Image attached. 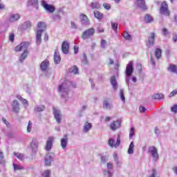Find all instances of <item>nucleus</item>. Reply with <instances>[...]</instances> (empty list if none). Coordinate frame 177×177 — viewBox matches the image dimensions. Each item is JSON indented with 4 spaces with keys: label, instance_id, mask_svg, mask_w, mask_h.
I'll return each instance as SVG.
<instances>
[{
    "label": "nucleus",
    "instance_id": "53",
    "mask_svg": "<svg viewBox=\"0 0 177 177\" xmlns=\"http://www.w3.org/2000/svg\"><path fill=\"white\" fill-rule=\"evenodd\" d=\"M177 95V88L171 91L169 94V97H174V96Z\"/></svg>",
    "mask_w": 177,
    "mask_h": 177
},
{
    "label": "nucleus",
    "instance_id": "16",
    "mask_svg": "<svg viewBox=\"0 0 177 177\" xmlns=\"http://www.w3.org/2000/svg\"><path fill=\"white\" fill-rule=\"evenodd\" d=\"M80 21L82 24L84 26H89V19H88V16L85 15L84 14H81L80 16Z\"/></svg>",
    "mask_w": 177,
    "mask_h": 177
},
{
    "label": "nucleus",
    "instance_id": "24",
    "mask_svg": "<svg viewBox=\"0 0 177 177\" xmlns=\"http://www.w3.org/2000/svg\"><path fill=\"white\" fill-rule=\"evenodd\" d=\"M62 15H63V10L62 9H58L57 12L53 16L54 20H61Z\"/></svg>",
    "mask_w": 177,
    "mask_h": 177
},
{
    "label": "nucleus",
    "instance_id": "12",
    "mask_svg": "<svg viewBox=\"0 0 177 177\" xmlns=\"http://www.w3.org/2000/svg\"><path fill=\"white\" fill-rule=\"evenodd\" d=\"M53 111L55 119L58 124H60V122H62V112H60V110L56 108H53Z\"/></svg>",
    "mask_w": 177,
    "mask_h": 177
},
{
    "label": "nucleus",
    "instance_id": "21",
    "mask_svg": "<svg viewBox=\"0 0 177 177\" xmlns=\"http://www.w3.org/2000/svg\"><path fill=\"white\" fill-rule=\"evenodd\" d=\"M68 142V137L67 134H66L61 139V147L62 149H66L67 147Z\"/></svg>",
    "mask_w": 177,
    "mask_h": 177
},
{
    "label": "nucleus",
    "instance_id": "25",
    "mask_svg": "<svg viewBox=\"0 0 177 177\" xmlns=\"http://www.w3.org/2000/svg\"><path fill=\"white\" fill-rule=\"evenodd\" d=\"M48 66H49V61H43L40 64V69L41 71H46Z\"/></svg>",
    "mask_w": 177,
    "mask_h": 177
},
{
    "label": "nucleus",
    "instance_id": "30",
    "mask_svg": "<svg viewBox=\"0 0 177 177\" xmlns=\"http://www.w3.org/2000/svg\"><path fill=\"white\" fill-rule=\"evenodd\" d=\"M31 27V21H27L24 22L21 26L22 30H28Z\"/></svg>",
    "mask_w": 177,
    "mask_h": 177
},
{
    "label": "nucleus",
    "instance_id": "52",
    "mask_svg": "<svg viewBox=\"0 0 177 177\" xmlns=\"http://www.w3.org/2000/svg\"><path fill=\"white\" fill-rule=\"evenodd\" d=\"M103 7L104 8V9H106V10H110L111 9V6L107 3H104Z\"/></svg>",
    "mask_w": 177,
    "mask_h": 177
},
{
    "label": "nucleus",
    "instance_id": "39",
    "mask_svg": "<svg viewBox=\"0 0 177 177\" xmlns=\"http://www.w3.org/2000/svg\"><path fill=\"white\" fill-rule=\"evenodd\" d=\"M90 6L91 9H100V4L98 2H93Z\"/></svg>",
    "mask_w": 177,
    "mask_h": 177
},
{
    "label": "nucleus",
    "instance_id": "5",
    "mask_svg": "<svg viewBox=\"0 0 177 177\" xmlns=\"http://www.w3.org/2000/svg\"><path fill=\"white\" fill-rule=\"evenodd\" d=\"M149 152L150 153L151 157H153V160L155 162L158 161V158H160L158 156V150L154 146H151L149 147Z\"/></svg>",
    "mask_w": 177,
    "mask_h": 177
},
{
    "label": "nucleus",
    "instance_id": "38",
    "mask_svg": "<svg viewBox=\"0 0 177 177\" xmlns=\"http://www.w3.org/2000/svg\"><path fill=\"white\" fill-rule=\"evenodd\" d=\"M122 37L126 39V41H131V39H132V35H129L128 32H124Z\"/></svg>",
    "mask_w": 177,
    "mask_h": 177
},
{
    "label": "nucleus",
    "instance_id": "14",
    "mask_svg": "<svg viewBox=\"0 0 177 177\" xmlns=\"http://www.w3.org/2000/svg\"><path fill=\"white\" fill-rule=\"evenodd\" d=\"M104 110H111L113 109V104L110 102V99L107 98L103 101V106Z\"/></svg>",
    "mask_w": 177,
    "mask_h": 177
},
{
    "label": "nucleus",
    "instance_id": "6",
    "mask_svg": "<svg viewBox=\"0 0 177 177\" xmlns=\"http://www.w3.org/2000/svg\"><path fill=\"white\" fill-rule=\"evenodd\" d=\"M159 12L160 15H163V16H169V15H171L167 2L164 1L162 3Z\"/></svg>",
    "mask_w": 177,
    "mask_h": 177
},
{
    "label": "nucleus",
    "instance_id": "36",
    "mask_svg": "<svg viewBox=\"0 0 177 177\" xmlns=\"http://www.w3.org/2000/svg\"><path fill=\"white\" fill-rule=\"evenodd\" d=\"M14 156L18 158V160H20V161H23L24 160V154L21 153L19 152H14Z\"/></svg>",
    "mask_w": 177,
    "mask_h": 177
},
{
    "label": "nucleus",
    "instance_id": "46",
    "mask_svg": "<svg viewBox=\"0 0 177 177\" xmlns=\"http://www.w3.org/2000/svg\"><path fill=\"white\" fill-rule=\"evenodd\" d=\"M135 136V128L131 127L129 131V138L132 139Z\"/></svg>",
    "mask_w": 177,
    "mask_h": 177
},
{
    "label": "nucleus",
    "instance_id": "19",
    "mask_svg": "<svg viewBox=\"0 0 177 177\" xmlns=\"http://www.w3.org/2000/svg\"><path fill=\"white\" fill-rule=\"evenodd\" d=\"M69 48L70 44H68V42H67V41H64L62 45V51L63 53H64V55H67V53H68Z\"/></svg>",
    "mask_w": 177,
    "mask_h": 177
},
{
    "label": "nucleus",
    "instance_id": "11",
    "mask_svg": "<svg viewBox=\"0 0 177 177\" xmlns=\"http://www.w3.org/2000/svg\"><path fill=\"white\" fill-rule=\"evenodd\" d=\"M12 111L15 113H19L20 112V104H19V101L13 100L11 103Z\"/></svg>",
    "mask_w": 177,
    "mask_h": 177
},
{
    "label": "nucleus",
    "instance_id": "13",
    "mask_svg": "<svg viewBox=\"0 0 177 177\" xmlns=\"http://www.w3.org/2000/svg\"><path fill=\"white\" fill-rule=\"evenodd\" d=\"M54 156H55V153H48L46 154L45 157V165L47 167L50 166V164H52V161H53Z\"/></svg>",
    "mask_w": 177,
    "mask_h": 177
},
{
    "label": "nucleus",
    "instance_id": "61",
    "mask_svg": "<svg viewBox=\"0 0 177 177\" xmlns=\"http://www.w3.org/2000/svg\"><path fill=\"white\" fill-rule=\"evenodd\" d=\"M139 110L140 113H145L146 112V108L145 106H140Z\"/></svg>",
    "mask_w": 177,
    "mask_h": 177
},
{
    "label": "nucleus",
    "instance_id": "59",
    "mask_svg": "<svg viewBox=\"0 0 177 177\" xmlns=\"http://www.w3.org/2000/svg\"><path fill=\"white\" fill-rule=\"evenodd\" d=\"M71 28L74 30H77V28H78L77 24H75L74 22H71Z\"/></svg>",
    "mask_w": 177,
    "mask_h": 177
},
{
    "label": "nucleus",
    "instance_id": "42",
    "mask_svg": "<svg viewBox=\"0 0 177 177\" xmlns=\"http://www.w3.org/2000/svg\"><path fill=\"white\" fill-rule=\"evenodd\" d=\"M14 171H20L24 169V167L20 165L13 164Z\"/></svg>",
    "mask_w": 177,
    "mask_h": 177
},
{
    "label": "nucleus",
    "instance_id": "63",
    "mask_svg": "<svg viewBox=\"0 0 177 177\" xmlns=\"http://www.w3.org/2000/svg\"><path fill=\"white\" fill-rule=\"evenodd\" d=\"M151 63L152 66H156V61L154 60V58H153V57H151Z\"/></svg>",
    "mask_w": 177,
    "mask_h": 177
},
{
    "label": "nucleus",
    "instance_id": "55",
    "mask_svg": "<svg viewBox=\"0 0 177 177\" xmlns=\"http://www.w3.org/2000/svg\"><path fill=\"white\" fill-rule=\"evenodd\" d=\"M168 34H169V32L168 31V29L164 28L162 29V35H164L165 37H167V35H168Z\"/></svg>",
    "mask_w": 177,
    "mask_h": 177
},
{
    "label": "nucleus",
    "instance_id": "62",
    "mask_svg": "<svg viewBox=\"0 0 177 177\" xmlns=\"http://www.w3.org/2000/svg\"><path fill=\"white\" fill-rule=\"evenodd\" d=\"M155 133L156 135V136H158V135H160V129H158V127H155Z\"/></svg>",
    "mask_w": 177,
    "mask_h": 177
},
{
    "label": "nucleus",
    "instance_id": "43",
    "mask_svg": "<svg viewBox=\"0 0 177 177\" xmlns=\"http://www.w3.org/2000/svg\"><path fill=\"white\" fill-rule=\"evenodd\" d=\"M0 164H5V157L3 156V152L0 149Z\"/></svg>",
    "mask_w": 177,
    "mask_h": 177
},
{
    "label": "nucleus",
    "instance_id": "15",
    "mask_svg": "<svg viewBox=\"0 0 177 177\" xmlns=\"http://www.w3.org/2000/svg\"><path fill=\"white\" fill-rule=\"evenodd\" d=\"M61 61L62 57H60V53H59L57 49H55L54 53V63L55 64H60Z\"/></svg>",
    "mask_w": 177,
    "mask_h": 177
},
{
    "label": "nucleus",
    "instance_id": "58",
    "mask_svg": "<svg viewBox=\"0 0 177 177\" xmlns=\"http://www.w3.org/2000/svg\"><path fill=\"white\" fill-rule=\"evenodd\" d=\"M108 158L106 156H101V162H106Z\"/></svg>",
    "mask_w": 177,
    "mask_h": 177
},
{
    "label": "nucleus",
    "instance_id": "18",
    "mask_svg": "<svg viewBox=\"0 0 177 177\" xmlns=\"http://www.w3.org/2000/svg\"><path fill=\"white\" fill-rule=\"evenodd\" d=\"M120 127H121V122H120L119 120L113 121L110 124V128L111 131H117V129H118Z\"/></svg>",
    "mask_w": 177,
    "mask_h": 177
},
{
    "label": "nucleus",
    "instance_id": "33",
    "mask_svg": "<svg viewBox=\"0 0 177 177\" xmlns=\"http://www.w3.org/2000/svg\"><path fill=\"white\" fill-rule=\"evenodd\" d=\"M94 16L98 20H102V19H103V17H104L103 13H102L97 10L94 11Z\"/></svg>",
    "mask_w": 177,
    "mask_h": 177
},
{
    "label": "nucleus",
    "instance_id": "60",
    "mask_svg": "<svg viewBox=\"0 0 177 177\" xmlns=\"http://www.w3.org/2000/svg\"><path fill=\"white\" fill-rule=\"evenodd\" d=\"M9 40H10L11 42H13V41H15V35H14V34L10 35Z\"/></svg>",
    "mask_w": 177,
    "mask_h": 177
},
{
    "label": "nucleus",
    "instance_id": "32",
    "mask_svg": "<svg viewBox=\"0 0 177 177\" xmlns=\"http://www.w3.org/2000/svg\"><path fill=\"white\" fill-rule=\"evenodd\" d=\"M168 71L177 74V66L174 64H170L169 67L167 68Z\"/></svg>",
    "mask_w": 177,
    "mask_h": 177
},
{
    "label": "nucleus",
    "instance_id": "17",
    "mask_svg": "<svg viewBox=\"0 0 177 177\" xmlns=\"http://www.w3.org/2000/svg\"><path fill=\"white\" fill-rule=\"evenodd\" d=\"M53 146V138L49 137L46 142L45 149L47 151H50Z\"/></svg>",
    "mask_w": 177,
    "mask_h": 177
},
{
    "label": "nucleus",
    "instance_id": "41",
    "mask_svg": "<svg viewBox=\"0 0 177 177\" xmlns=\"http://www.w3.org/2000/svg\"><path fill=\"white\" fill-rule=\"evenodd\" d=\"M17 97L23 103V104H26V106H28V101L23 98L21 95H17Z\"/></svg>",
    "mask_w": 177,
    "mask_h": 177
},
{
    "label": "nucleus",
    "instance_id": "44",
    "mask_svg": "<svg viewBox=\"0 0 177 177\" xmlns=\"http://www.w3.org/2000/svg\"><path fill=\"white\" fill-rule=\"evenodd\" d=\"M104 177H113V173H111L109 170H104Z\"/></svg>",
    "mask_w": 177,
    "mask_h": 177
},
{
    "label": "nucleus",
    "instance_id": "35",
    "mask_svg": "<svg viewBox=\"0 0 177 177\" xmlns=\"http://www.w3.org/2000/svg\"><path fill=\"white\" fill-rule=\"evenodd\" d=\"M144 21L147 24L151 23V21H153V17L149 14H147L144 17Z\"/></svg>",
    "mask_w": 177,
    "mask_h": 177
},
{
    "label": "nucleus",
    "instance_id": "1",
    "mask_svg": "<svg viewBox=\"0 0 177 177\" xmlns=\"http://www.w3.org/2000/svg\"><path fill=\"white\" fill-rule=\"evenodd\" d=\"M28 46H30V43L24 41L15 47L16 52H24L19 57L20 63H23V62L26 60L28 53V51L27 50V49H28Z\"/></svg>",
    "mask_w": 177,
    "mask_h": 177
},
{
    "label": "nucleus",
    "instance_id": "20",
    "mask_svg": "<svg viewBox=\"0 0 177 177\" xmlns=\"http://www.w3.org/2000/svg\"><path fill=\"white\" fill-rule=\"evenodd\" d=\"M111 85H112L113 91H117V89H118V83H117V78L114 75L111 77Z\"/></svg>",
    "mask_w": 177,
    "mask_h": 177
},
{
    "label": "nucleus",
    "instance_id": "9",
    "mask_svg": "<svg viewBox=\"0 0 177 177\" xmlns=\"http://www.w3.org/2000/svg\"><path fill=\"white\" fill-rule=\"evenodd\" d=\"M126 77H131L133 74V62L131 61L126 66Z\"/></svg>",
    "mask_w": 177,
    "mask_h": 177
},
{
    "label": "nucleus",
    "instance_id": "48",
    "mask_svg": "<svg viewBox=\"0 0 177 177\" xmlns=\"http://www.w3.org/2000/svg\"><path fill=\"white\" fill-rule=\"evenodd\" d=\"M43 177H50V170H46L42 174Z\"/></svg>",
    "mask_w": 177,
    "mask_h": 177
},
{
    "label": "nucleus",
    "instance_id": "45",
    "mask_svg": "<svg viewBox=\"0 0 177 177\" xmlns=\"http://www.w3.org/2000/svg\"><path fill=\"white\" fill-rule=\"evenodd\" d=\"M120 97L125 103V95H124V90L120 89Z\"/></svg>",
    "mask_w": 177,
    "mask_h": 177
},
{
    "label": "nucleus",
    "instance_id": "31",
    "mask_svg": "<svg viewBox=\"0 0 177 177\" xmlns=\"http://www.w3.org/2000/svg\"><path fill=\"white\" fill-rule=\"evenodd\" d=\"M162 53V50H161L160 48H156L155 50V57H156V59L158 60H159V59H161V55Z\"/></svg>",
    "mask_w": 177,
    "mask_h": 177
},
{
    "label": "nucleus",
    "instance_id": "51",
    "mask_svg": "<svg viewBox=\"0 0 177 177\" xmlns=\"http://www.w3.org/2000/svg\"><path fill=\"white\" fill-rule=\"evenodd\" d=\"M171 111L176 114L177 113V104H174L171 107Z\"/></svg>",
    "mask_w": 177,
    "mask_h": 177
},
{
    "label": "nucleus",
    "instance_id": "49",
    "mask_svg": "<svg viewBox=\"0 0 177 177\" xmlns=\"http://www.w3.org/2000/svg\"><path fill=\"white\" fill-rule=\"evenodd\" d=\"M31 128H32V122H31V121H29L27 126V132H31Z\"/></svg>",
    "mask_w": 177,
    "mask_h": 177
},
{
    "label": "nucleus",
    "instance_id": "56",
    "mask_svg": "<svg viewBox=\"0 0 177 177\" xmlns=\"http://www.w3.org/2000/svg\"><path fill=\"white\" fill-rule=\"evenodd\" d=\"M106 44H107V42L106 41V40L102 39L101 41V48H102L103 49H104V48H106Z\"/></svg>",
    "mask_w": 177,
    "mask_h": 177
},
{
    "label": "nucleus",
    "instance_id": "28",
    "mask_svg": "<svg viewBox=\"0 0 177 177\" xmlns=\"http://www.w3.org/2000/svg\"><path fill=\"white\" fill-rule=\"evenodd\" d=\"M33 6L34 8H35V9H37V10H38V0H30L28 1V6Z\"/></svg>",
    "mask_w": 177,
    "mask_h": 177
},
{
    "label": "nucleus",
    "instance_id": "2",
    "mask_svg": "<svg viewBox=\"0 0 177 177\" xmlns=\"http://www.w3.org/2000/svg\"><path fill=\"white\" fill-rule=\"evenodd\" d=\"M38 28H43L41 30H38L36 32V44L37 45H41L42 32H44L45 28H46V24L45 22L39 21L37 24Z\"/></svg>",
    "mask_w": 177,
    "mask_h": 177
},
{
    "label": "nucleus",
    "instance_id": "34",
    "mask_svg": "<svg viewBox=\"0 0 177 177\" xmlns=\"http://www.w3.org/2000/svg\"><path fill=\"white\" fill-rule=\"evenodd\" d=\"M153 99L161 100V99H164L165 96L162 93H155L152 96Z\"/></svg>",
    "mask_w": 177,
    "mask_h": 177
},
{
    "label": "nucleus",
    "instance_id": "27",
    "mask_svg": "<svg viewBox=\"0 0 177 177\" xmlns=\"http://www.w3.org/2000/svg\"><path fill=\"white\" fill-rule=\"evenodd\" d=\"M92 129V124L86 122L84 125L83 131L86 133Z\"/></svg>",
    "mask_w": 177,
    "mask_h": 177
},
{
    "label": "nucleus",
    "instance_id": "4",
    "mask_svg": "<svg viewBox=\"0 0 177 177\" xmlns=\"http://www.w3.org/2000/svg\"><path fill=\"white\" fill-rule=\"evenodd\" d=\"M95 35V28H91L84 30L82 34V38L85 41L86 39H89L91 37Z\"/></svg>",
    "mask_w": 177,
    "mask_h": 177
},
{
    "label": "nucleus",
    "instance_id": "8",
    "mask_svg": "<svg viewBox=\"0 0 177 177\" xmlns=\"http://www.w3.org/2000/svg\"><path fill=\"white\" fill-rule=\"evenodd\" d=\"M120 145H121V137L120 136V135L118 136L117 138V140L115 142V140L113 138H109V145L111 147H118V146H120Z\"/></svg>",
    "mask_w": 177,
    "mask_h": 177
},
{
    "label": "nucleus",
    "instance_id": "23",
    "mask_svg": "<svg viewBox=\"0 0 177 177\" xmlns=\"http://www.w3.org/2000/svg\"><path fill=\"white\" fill-rule=\"evenodd\" d=\"M30 147L33 151V153H37L38 151V142L36 140H32L30 143Z\"/></svg>",
    "mask_w": 177,
    "mask_h": 177
},
{
    "label": "nucleus",
    "instance_id": "57",
    "mask_svg": "<svg viewBox=\"0 0 177 177\" xmlns=\"http://www.w3.org/2000/svg\"><path fill=\"white\" fill-rule=\"evenodd\" d=\"M113 158H114V161L115 162V164H117V165H118V164H120V162L118 161V156H117V154H114L113 155Z\"/></svg>",
    "mask_w": 177,
    "mask_h": 177
},
{
    "label": "nucleus",
    "instance_id": "7",
    "mask_svg": "<svg viewBox=\"0 0 177 177\" xmlns=\"http://www.w3.org/2000/svg\"><path fill=\"white\" fill-rule=\"evenodd\" d=\"M41 6L48 12V13H53L56 10V8L53 5L48 4L45 0L41 1Z\"/></svg>",
    "mask_w": 177,
    "mask_h": 177
},
{
    "label": "nucleus",
    "instance_id": "40",
    "mask_svg": "<svg viewBox=\"0 0 177 177\" xmlns=\"http://www.w3.org/2000/svg\"><path fill=\"white\" fill-rule=\"evenodd\" d=\"M69 71L72 73V74H78V67H77V66H72L69 68Z\"/></svg>",
    "mask_w": 177,
    "mask_h": 177
},
{
    "label": "nucleus",
    "instance_id": "29",
    "mask_svg": "<svg viewBox=\"0 0 177 177\" xmlns=\"http://www.w3.org/2000/svg\"><path fill=\"white\" fill-rule=\"evenodd\" d=\"M45 109L46 107L44 106V105H37V106L35 107V111L36 113H42V111H45Z\"/></svg>",
    "mask_w": 177,
    "mask_h": 177
},
{
    "label": "nucleus",
    "instance_id": "10",
    "mask_svg": "<svg viewBox=\"0 0 177 177\" xmlns=\"http://www.w3.org/2000/svg\"><path fill=\"white\" fill-rule=\"evenodd\" d=\"M135 5L136 6H137V8H138L139 9H142V10H147L145 0H136Z\"/></svg>",
    "mask_w": 177,
    "mask_h": 177
},
{
    "label": "nucleus",
    "instance_id": "3",
    "mask_svg": "<svg viewBox=\"0 0 177 177\" xmlns=\"http://www.w3.org/2000/svg\"><path fill=\"white\" fill-rule=\"evenodd\" d=\"M70 83L68 82H64L61 84H59L58 87V91L59 92L61 96L63 97H66V96H68V93H70V89L69 86Z\"/></svg>",
    "mask_w": 177,
    "mask_h": 177
},
{
    "label": "nucleus",
    "instance_id": "50",
    "mask_svg": "<svg viewBox=\"0 0 177 177\" xmlns=\"http://www.w3.org/2000/svg\"><path fill=\"white\" fill-rule=\"evenodd\" d=\"M82 64L85 65L88 64V59H86V55L83 54V59L82 60Z\"/></svg>",
    "mask_w": 177,
    "mask_h": 177
},
{
    "label": "nucleus",
    "instance_id": "37",
    "mask_svg": "<svg viewBox=\"0 0 177 177\" xmlns=\"http://www.w3.org/2000/svg\"><path fill=\"white\" fill-rule=\"evenodd\" d=\"M134 147H135V145L133 144V141H132L130 143L128 151H127L128 154H133Z\"/></svg>",
    "mask_w": 177,
    "mask_h": 177
},
{
    "label": "nucleus",
    "instance_id": "54",
    "mask_svg": "<svg viewBox=\"0 0 177 177\" xmlns=\"http://www.w3.org/2000/svg\"><path fill=\"white\" fill-rule=\"evenodd\" d=\"M106 168H107L108 171H111V169H113V163H111L110 162H108L106 164Z\"/></svg>",
    "mask_w": 177,
    "mask_h": 177
},
{
    "label": "nucleus",
    "instance_id": "47",
    "mask_svg": "<svg viewBox=\"0 0 177 177\" xmlns=\"http://www.w3.org/2000/svg\"><path fill=\"white\" fill-rule=\"evenodd\" d=\"M111 24L113 30H114V31H117V29L118 28V24L113 21L111 22Z\"/></svg>",
    "mask_w": 177,
    "mask_h": 177
},
{
    "label": "nucleus",
    "instance_id": "26",
    "mask_svg": "<svg viewBox=\"0 0 177 177\" xmlns=\"http://www.w3.org/2000/svg\"><path fill=\"white\" fill-rule=\"evenodd\" d=\"M20 19V15L19 14L12 15L9 19L10 23H15V21H18Z\"/></svg>",
    "mask_w": 177,
    "mask_h": 177
},
{
    "label": "nucleus",
    "instance_id": "64",
    "mask_svg": "<svg viewBox=\"0 0 177 177\" xmlns=\"http://www.w3.org/2000/svg\"><path fill=\"white\" fill-rule=\"evenodd\" d=\"M172 171H174V174H176V175H177V167H173Z\"/></svg>",
    "mask_w": 177,
    "mask_h": 177
},
{
    "label": "nucleus",
    "instance_id": "22",
    "mask_svg": "<svg viewBox=\"0 0 177 177\" xmlns=\"http://www.w3.org/2000/svg\"><path fill=\"white\" fill-rule=\"evenodd\" d=\"M154 41H156V33L151 32L148 37L149 45L153 46V45H154Z\"/></svg>",
    "mask_w": 177,
    "mask_h": 177
}]
</instances>
